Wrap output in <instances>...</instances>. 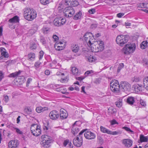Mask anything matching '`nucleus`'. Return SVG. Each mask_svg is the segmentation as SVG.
Returning <instances> with one entry per match:
<instances>
[{
  "label": "nucleus",
  "instance_id": "obj_4",
  "mask_svg": "<svg viewBox=\"0 0 148 148\" xmlns=\"http://www.w3.org/2000/svg\"><path fill=\"white\" fill-rule=\"evenodd\" d=\"M110 89L114 93L119 92L120 87L117 80L114 79L111 82Z\"/></svg>",
  "mask_w": 148,
  "mask_h": 148
},
{
  "label": "nucleus",
  "instance_id": "obj_46",
  "mask_svg": "<svg viewBox=\"0 0 148 148\" xmlns=\"http://www.w3.org/2000/svg\"><path fill=\"white\" fill-rule=\"evenodd\" d=\"M122 128L123 129L125 130L127 132L129 133L131 132L132 133H133L134 132L133 131L131 130L129 128H128L127 127H123Z\"/></svg>",
  "mask_w": 148,
  "mask_h": 148
},
{
  "label": "nucleus",
  "instance_id": "obj_55",
  "mask_svg": "<svg viewBox=\"0 0 148 148\" xmlns=\"http://www.w3.org/2000/svg\"><path fill=\"white\" fill-rule=\"evenodd\" d=\"M44 54V52L42 51H41L39 52V59L40 60L42 58Z\"/></svg>",
  "mask_w": 148,
  "mask_h": 148
},
{
  "label": "nucleus",
  "instance_id": "obj_13",
  "mask_svg": "<svg viewBox=\"0 0 148 148\" xmlns=\"http://www.w3.org/2000/svg\"><path fill=\"white\" fill-rule=\"evenodd\" d=\"M97 41H95L94 42L92 43L89 47H90V50L92 52H99L98 49L97 47Z\"/></svg>",
  "mask_w": 148,
  "mask_h": 148
},
{
  "label": "nucleus",
  "instance_id": "obj_54",
  "mask_svg": "<svg viewBox=\"0 0 148 148\" xmlns=\"http://www.w3.org/2000/svg\"><path fill=\"white\" fill-rule=\"evenodd\" d=\"M60 20L61 21H60L61 25L64 24L66 21V20L65 18H63L61 19H60Z\"/></svg>",
  "mask_w": 148,
  "mask_h": 148
},
{
  "label": "nucleus",
  "instance_id": "obj_42",
  "mask_svg": "<svg viewBox=\"0 0 148 148\" xmlns=\"http://www.w3.org/2000/svg\"><path fill=\"white\" fill-rule=\"evenodd\" d=\"M49 29V28L45 26L43 27L42 29V30L43 33L46 34L48 33Z\"/></svg>",
  "mask_w": 148,
  "mask_h": 148
},
{
  "label": "nucleus",
  "instance_id": "obj_11",
  "mask_svg": "<svg viewBox=\"0 0 148 148\" xmlns=\"http://www.w3.org/2000/svg\"><path fill=\"white\" fill-rule=\"evenodd\" d=\"M19 144V141L17 140H12L9 143L10 148H18Z\"/></svg>",
  "mask_w": 148,
  "mask_h": 148
},
{
  "label": "nucleus",
  "instance_id": "obj_22",
  "mask_svg": "<svg viewBox=\"0 0 148 148\" xmlns=\"http://www.w3.org/2000/svg\"><path fill=\"white\" fill-rule=\"evenodd\" d=\"M1 50V57L3 56L5 58H8L9 57V55L5 51V49L4 48H0Z\"/></svg>",
  "mask_w": 148,
  "mask_h": 148
},
{
  "label": "nucleus",
  "instance_id": "obj_6",
  "mask_svg": "<svg viewBox=\"0 0 148 148\" xmlns=\"http://www.w3.org/2000/svg\"><path fill=\"white\" fill-rule=\"evenodd\" d=\"M84 130L82 131L79 134V135L76 138H74L73 141L74 145L77 147L81 146L82 143V135Z\"/></svg>",
  "mask_w": 148,
  "mask_h": 148
},
{
  "label": "nucleus",
  "instance_id": "obj_37",
  "mask_svg": "<svg viewBox=\"0 0 148 148\" xmlns=\"http://www.w3.org/2000/svg\"><path fill=\"white\" fill-rule=\"evenodd\" d=\"M96 58L94 56H90L87 58V60L89 62H95Z\"/></svg>",
  "mask_w": 148,
  "mask_h": 148
},
{
  "label": "nucleus",
  "instance_id": "obj_15",
  "mask_svg": "<svg viewBox=\"0 0 148 148\" xmlns=\"http://www.w3.org/2000/svg\"><path fill=\"white\" fill-rule=\"evenodd\" d=\"M68 116V114L66 111L64 109H62L60 111V117L62 119H66Z\"/></svg>",
  "mask_w": 148,
  "mask_h": 148
},
{
  "label": "nucleus",
  "instance_id": "obj_5",
  "mask_svg": "<svg viewBox=\"0 0 148 148\" xmlns=\"http://www.w3.org/2000/svg\"><path fill=\"white\" fill-rule=\"evenodd\" d=\"M30 129L32 133L34 136H38L41 134L40 127L37 124H34L32 125Z\"/></svg>",
  "mask_w": 148,
  "mask_h": 148
},
{
  "label": "nucleus",
  "instance_id": "obj_64",
  "mask_svg": "<svg viewBox=\"0 0 148 148\" xmlns=\"http://www.w3.org/2000/svg\"><path fill=\"white\" fill-rule=\"evenodd\" d=\"M93 73V71L92 70L90 71H86L85 73V76H86L89 75V74L92 73Z\"/></svg>",
  "mask_w": 148,
  "mask_h": 148
},
{
  "label": "nucleus",
  "instance_id": "obj_8",
  "mask_svg": "<svg viewBox=\"0 0 148 148\" xmlns=\"http://www.w3.org/2000/svg\"><path fill=\"white\" fill-rule=\"evenodd\" d=\"M64 12L66 17H71L75 13V10L72 7L69 6L64 9Z\"/></svg>",
  "mask_w": 148,
  "mask_h": 148
},
{
  "label": "nucleus",
  "instance_id": "obj_40",
  "mask_svg": "<svg viewBox=\"0 0 148 148\" xmlns=\"http://www.w3.org/2000/svg\"><path fill=\"white\" fill-rule=\"evenodd\" d=\"M121 132L119 130H117L115 131H110V132L109 134H112V135H116L118 134H121Z\"/></svg>",
  "mask_w": 148,
  "mask_h": 148
},
{
  "label": "nucleus",
  "instance_id": "obj_62",
  "mask_svg": "<svg viewBox=\"0 0 148 148\" xmlns=\"http://www.w3.org/2000/svg\"><path fill=\"white\" fill-rule=\"evenodd\" d=\"M124 15V13H120L117 14V16L119 18H121Z\"/></svg>",
  "mask_w": 148,
  "mask_h": 148
},
{
  "label": "nucleus",
  "instance_id": "obj_1",
  "mask_svg": "<svg viewBox=\"0 0 148 148\" xmlns=\"http://www.w3.org/2000/svg\"><path fill=\"white\" fill-rule=\"evenodd\" d=\"M36 11L30 8L26 9L24 14L25 18L29 21L33 20L36 18Z\"/></svg>",
  "mask_w": 148,
  "mask_h": 148
},
{
  "label": "nucleus",
  "instance_id": "obj_33",
  "mask_svg": "<svg viewBox=\"0 0 148 148\" xmlns=\"http://www.w3.org/2000/svg\"><path fill=\"white\" fill-rule=\"evenodd\" d=\"M51 138V137L48 135H43L41 136V139L42 140L41 142H45L46 140L49 139L50 138Z\"/></svg>",
  "mask_w": 148,
  "mask_h": 148
},
{
  "label": "nucleus",
  "instance_id": "obj_45",
  "mask_svg": "<svg viewBox=\"0 0 148 148\" xmlns=\"http://www.w3.org/2000/svg\"><path fill=\"white\" fill-rule=\"evenodd\" d=\"M124 64L123 63H121L117 69V72H119L121 69H122L124 67Z\"/></svg>",
  "mask_w": 148,
  "mask_h": 148
},
{
  "label": "nucleus",
  "instance_id": "obj_61",
  "mask_svg": "<svg viewBox=\"0 0 148 148\" xmlns=\"http://www.w3.org/2000/svg\"><path fill=\"white\" fill-rule=\"evenodd\" d=\"M137 7L138 8H144V3H140L139 4L137 5Z\"/></svg>",
  "mask_w": 148,
  "mask_h": 148
},
{
  "label": "nucleus",
  "instance_id": "obj_56",
  "mask_svg": "<svg viewBox=\"0 0 148 148\" xmlns=\"http://www.w3.org/2000/svg\"><path fill=\"white\" fill-rule=\"evenodd\" d=\"M66 89L65 88H61V92L62 94H64L66 93Z\"/></svg>",
  "mask_w": 148,
  "mask_h": 148
},
{
  "label": "nucleus",
  "instance_id": "obj_28",
  "mask_svg": "<svg viewBox=\"0 0 148 148\" xmlns=\"http://www.w3.org/2000/svg\"><path fill=\"white\" fill-rule=\"evenodd\" d=\"M82 16V13L81 11H79L75 14L73 18L75 20L80 19Z\"/></svg>",
  "mask_w": 148,
  "mask_h": 148
},
{
  "label": "nucleus",
  "instance_id": "obj_21",
  "mask_svg": "<svg viewBox=\"0 0 148 148\" xmlns=\"http://www.w3.org/2000/svg\"><path fill=\"white\" fill-rule=\"evenodd\" d=\"M71 49L73 52L77 53L78 52L79 50V47L77 45L73 44L72 45Z\"/></svg>",
  "mask_w": 148,
  "mask_h": 148
},
{
  "label": "nucleus",
  "instance_id": "obj_14",
  "mask_svg": "<svg viewBox=\"0 0 148 148\" xmlns=\"http://www.w3.org/2000/svg\"><path fill=\"white\" fill-rule=\"evenodd\" d=\"M79 121H75L73 125L71 130L72 132L74 135H75L79 131V127L77 125V123Z\"/></svg>",
  "mask_w": 148,
  "mask_h": 148
},
{
  "label": "nucleus",
  "instance_id": "obj_16",
  "mask_svg": "<svg viewBox=\"0 0 148 148\" xmlns=\"http://www.w3.org/2000/svg\"><path fill=\"white\" fill-rule=\"evenodd\" d=\"M45 142H41V145L42 146L45 148H47L49 147L50 146V144L52 142V140L51 138H50L49 139H47L46 140Z\"/></svg>",
  "mask_w": 148,
  "mask_h": 148
},
{
  "label": "nucleus",
  "instance_id": "obj_29",
  "mask_svg": "<svg viewBox=\"0 0 148 148\" xmlns=\"http://www.w3.org/2000/svg\"><path fill=\"white\" fill-rule=\"evenodd\" d=\"M122 99L119 98L117 99V101L115 103L116 106L119 108L121 107L122 105Z\"/></svg>",
  "mask_w": 148,
  "mask_h": 148
},
{
  "label": "nucleus",
  "instance_id": "obj_57",
  "mask_svg": "<svg viewBox=\"0 0 148 148\" xmlns=\"http://www.w3.org/2000/svg\"><path fill=\"white\" fill-rule=\"evenodd\" d=\"M3 97L4 98V101L6 102H7L9 100L8 96V95H4L3 96Z\"/></svg>",
  "mask_w": 148,
  "mask_h": 148
},
{
  "label": "nucleus",
  "instance_id": "obj_12",
  "mask_svg": "<svg viewBox=\"0 0 148 148\" xmlns=\"http://www.w3.org/2000/svg\"><path fill=\"white\" fill-rule=\"evenodd\" d=\"M59 114L58 112L53 110L51 111L49 114L50 118L52 120H56L59 117Z\"/></svg>",
  "mask_w": 148,
  "mask_h": 148
},
{
  "label": "nucleus",
  "instance_id": "obj_43",
  "mask_svg": "<svg viewBox=\"0 0 148 148\" xmlns=\"http://www.w3.org/2000/svg\"><path fill=\"white\" fill-rule=\"evenodd\" d=\"M78 4L79 3L77 1L75 0H73L72 1V3H71V6L75 7L77 6Z\"/></svg>",
  "mask_w": 148,
  "mask_h": 148
},
{
  "label": "nucleus",
  "instance_id": "obj_47",
  "mask_svg": "<svg viewBox=\"0 0 148 148\" xmlns=\"http://www.w3.org/2000/svg\"><path fill=\"white\" fill-rule=\"evenodd\" d=\"M143 65L146 67H148V60L144 59L143 60Z\"/></svg>",
  "mask_w": 148,
  "mask_h": 148
},
{
  "label": "nucleus",
  "instance_id": "obj_51",
  "mask_svg": "<svg viewBox=\"0 0 148 148\" xmlns=\"http://www.w3.org/2000/svg\"><path fill=\"white\" fill-rule=\"evenodd\" d=\"M88 12L90 14H93L96 12V10L94 8H92L89 9Z\"/></svg>",
  "mask_w": 148,
  "mask_h": 148
},
{
  "label": "nucleus",
  "instance_id": "obj_50",
  "mask_svg": "<svg viewBox=\"0 0 148 148\" xmlns=\"http://www.w3.org/2000/svg\"><path fill=\"white\" fill-rule=\"evenodd\" d=\"M69 140L68 139H66V140H65L63 143V144L64 146V147H66V146L69 144Z\"/></svg>",
  "mask_w": 148,
  "mask_h": 148
},
{
  "label": "nucleus",
  "instance_id": "obj_49",
  "mask_svg": "<svg viewBox=\"0 0 148 148\" xmlns=\"http://www.w3.org/2000/svg\"><path fill=\"white\" fill-rule=\"evenodd\" d=\"M140 103L141 106H145L146 105V103L144 100L140 99Z\"/></svg>",
  "mask_w": 148,
  "mask_h": 148
},
{
  "label": "nucleus",
  "instance_id": "obj_39",
  "mask_svg": "<svg viewBox=\"0 0 148 148\" xmlns=\"http://www.w3.org/2000/svg\"><path fill=\"white\" fill-rule=\"evenodd\" d=\"M11 129L13 131L15 130L17 133L19 134H23V132L18 128L13 127L11 128Z\"/></svg>",
  "mask_w": 148,
  "mask_h": 148
},
{
  "label": "nucleus",
  "instance_id": "obj_23",
  "mask_svg": "<svg viewBox=\"0 0 148 148\" xmlns=\"http://www.w3.org/2000/svg\"><path fill=\"white\" fill-rule=\"evenodd\" d=\"M48 108L47 107H37L36 109V111L39 113L43 112L44 111L48 110Z\"/></svg>",
  "mask_w": 148,
  "mask_h": 148
},
{
  "label": "nucleus",
  "instance_id": "obj_9",
  "mask_svg": "<svg viewBox=\"0 0 148 148\" xmlns=\"http://www.w3.org/2000/svg\"><path fill=\"white\" fill-rule=\"evenodd\" d=\"M131 86L130 84L127 82H121L120 83V88L121 90L125 92L130 91Z\"/></svg>",
  "mask_w": 148,
  "mask_h": 148
},
{
  "label": "nucleus",
  "instance_id": "obj_32",
  "mask_svg": "<svg viewBox=\"0 0 148 148\" xmlns=\"http://www.w3.org/2000/svg\"><path fill=\"white\" fill-rule=\"evenodd\" d=\"M100 129L101 132L103 133H107L108 134H109V133H110V131L102 126L100 127Z\"/></svg>",
  "mask_w": 148,
  "mask_h": 148
},
{
  "label": "nucleus",
  "instance_id": "obj_18",
  "mask_svg": "<svg viewBox=\"0 0 148 148\" xmlns=\"http://www.w3.org/2000/svg\"><path fill=\"white\" fill-rule=\"evenodd\" d=\"M123 143L126 146L129 147L132 145V141L130 139H125L123 140Z\"/></svg>",
  "mask_w": 148,
  "mask_h": 148
},
{
  "label": "nucleus",
  "instance_id": "obj_30",
  "mask_svg": "<svg viewBox=\"0 0 148 148\" xmlns=\"http://www.w3.org/2000/svg\"><path fill=\"white\" fill-rule=\"evenodd\" d=\"M144 87L148 90V77H145L143 79Z\"/></svg>",
  "mask_w": 148,
  "mask_h": 148
},
{
  "label": "nucleus",
  "instance_id": "obj_52",
  "mask_svg": "<svg viewBox=\"0 0 148 148\" xmlns=\"http://www.w3.org/2000/svg\"><path fill=\"white\" fill-rule=\"evenodd\" d=\"M40 41L43 45L45 44L46 43V40L43 37H41L40 38Z\"/></svg>",
  "mask_w": 148,
  "mask_h": 148
},
{
  "label": "nucleus",
  "instance_id": "obj_17",
  "mask_svg": "<svg viewBox=\"0 0 148 148\" xmlns=\"http://www.w3.org/2000/svg\"><path fill=\"white\" fill-rule=\"evenodd\" d=\"M132 88L134 89L136 92H137L140 91H142L144 88L142 85H140L138 84H136L134 85Z\"/></svg>",
  "mask_w": 148,
  "mask_h": 148
},
{
  "label": "nucleus",
  "instance_id": "obj_53",
  "mask_svg": "<svg viewBox=\"0 0 148 148\" xmlns=\"http://www.w3.org/2000/svg\"><path fill=\"white\" fill-rule=\"evenodd\" d=\"M38 28V26L37 25L35 24H34L33 25V27H32V30L33 29L34 30V31L36 32Z\"/></svg>",
  "mask_w": 148,
  "mask_h": 148
},
{
  "label": "nucleus",
  "instance_id": "obj_10",
  "mask_svg": "<svg viewBox=\"0 0 148 148\" xmlns=\"http://www.w3.org/2000/svg\"><path fill=\"white\" fill-rule=\"evenodd\" d=\"M84 130V135L85 138L87 139L91 140L94 139L96 137V136L93 133L88 131L87 130H84Z\"/></svg>",
  "mask_w": 148,
  "mask_h": 148
},
{
  "label": "nucleus",
  "instance_id": "obj_19",
  "mask_svg": "<svg viewBox=\"0 0 148 148\" xmlns=\"http://www.w3.org/2000/svg\"><path fill=\"white\" fill-rule=\"evenodd\" d=\"M97 47L99 51L103 50L104 48L103 42L102 41H97Z\"/></svg>",
  "mask_w": 148,
  "mask_h": 148
},
{
  "label": "nucleus",
  "instance_id": "obj_27",
  "mask_svg": "<svg viewBox=\"0 0 148 148\" xmlns=\"http://www.w3.org/2000/svg\"><path fill=\"white\" fill-rule=\"evenodd\" d=\"M140 141L141 142H147L148 140V137L145 136L141 134L140 137Z\"/></svg>",
  "mask_w": 148,
  "mask_h": 148
},
{
  "label": "nucleus",
  "instance_id": "obj_2",
  "mask_svg": "<svg viewBox=\"0 0 148 148\" xmlns=\"http://www.w3.org/2000/svg\"><path fill=\"white\" fill-rule=\"evenodd\" d=\"M129 39L128 35H120L117 36L116 39L117 43L121 46H122L127 43Z\"/></svg>",
  "mask_w": 148,
  "mask_h": 148
},
{
  "label": "nucleus",
  "instance_id": "obj_26",
  "mask_svg": "<svg viewBox=\"0 0 148 148\" xmlns=\"http://www.w3.org/2000/svg\"><path fill=\"white\" fill-rule=\"evenodd\" d=\"M28 60L29 61H33L35 58V54L33 53H30L27 56Z\"/></svg>",
  "mask_w": 148,
  "mask_h": 148
},
{
  "label": "nucleus",
  "instance_id": "obj_60",
  "mask_svg": "<svg viewBox=\"0 0 148 148\" xmlns=\"http://www.w3.org/2000/svg\"><path fill=\"white\" fill-rule=\"evenodd\" d=\"M68 80V79L67 77L65 78H62L60 81L62 83H64L67 82Z\"/></svg>",
  "mask_w": 148,
  "mask_h": 148
},
{
  "label": "nucleus",
  "instance_id": "obj_63",
  "mask_svg": "<svg viewBox=\"0 0 148 148\" xmlns=\"http://www.w3.org/2000/svg\"><path fill=\"white\" fill-rule=\"evenodd\" d=\"M3 77V74L2 71H0V81H1Z\"/></svg>",
  "mask_w": 148,
  "mask_h": 148
},
{
  "label": "nucleus",
  "instance_id": "obj_25",
  "mask_svg": "<svg viewBox=\"0 0 148 148\" xmlns=\"http://www.w3.org/2000/svg\"><path fill=\"white\" fill-rule=\"evenodd\" d=\"M32 109L29 107H27L24 110V112L27 114H30L32 113Z\"/></svg>",
  "mask_w": 148,
  "mask_h": 148
},
{
  "label": "nucleus",
  "instance_id": "obj_24",
  "mask_svg": "<svg viewBox=\"0 0 148 148\" xmlns=\"http://www.w3.org/2000/svg\"><path fill=\"white\" fill-rule=\"evenodd\" d=\"M135 102L134 98L133 97H129L127 99V102L129 104L132 105Z\"/></svg>",
  "mask_w": 148,
  "mask_h": 148
},
{
  "label": "nucleus",
  "instance_id": "obj_44",
  "mask_svg": "<svg viewBox=\"0 0 148 148\" xmlns=\"http://www.w3.org/2000/svg\"><path fill=\"white\" fill-rule=\"evenodd\" d=\"M40 3L43 5H46L49 3V0H40Z\"/></svg>",
  "mask_w": 148,
  "mask_h": 148
},
{
  "label": "nucleus",
  "instance_id": "obj_35",
  "mask_svg": "<svg viewBox=\"0 0 148 148\" xmlns=\"http://www.w3.org/2000/svg\"><path fill=\"white\" fill-rule=\"evenodd\" d=\"M60 21H61L59 19L56 18L54 20L53 23L55 25L58 26H61Z\"/></svg>",
  "mask_w": 148,
  "mask_h": 148
},
{
  "label": "nucleus",
  "instance_id": "obj_41",
  "mask_svg": "<svg viewBox=\"0 0 148 148\" xmlns=\"http://www.w3.org/2000/svg\"><path fill=\"white\" fill-rule=\"evenodd\" d=\"M132 80L133 82H137L140 80V78L137 76H135L132 78Z\"/></svg>",
  "mask_w": 148,
  "mask_h": 148
},
{
  "label": "nucleus",
  "instance_id": "obj_58",
  "mask_svg": "<svg viewBox=\"0 0 148 148\" xmlns=\"http://www.w3.org/2000/svg\"><path fill=\"white\" fill-rule=\"evenodd\" d=\"M41 64V62L39 61H38L36 62L34 66L37 68H38L40 66V65Z\"/></svg>",
  "mask_w": 148,
  "mask_h": 148
},
{
  "label": "nucleus",
  "instance_id": "obj_59",
  "mask_svg": "<svg viewBox=\"0 0 148 148\" xmlns=\"http://www.w3.org/2000/svg\"><path fill=\"white\" fill-rule=\"evenodd\" d=\"M97 27V25L96 24H92L90 26V28L91 29H94Z\"/></svg>",
  "mask_w": 148,
  "mask_h": 148
},
{
  "label": "nucleus",
  "instance_id": "obj_34",
  "mask_svg": "<svg viewBox=\"0 0 148 148\" xmlns=\"http://www.w3.org/2000/svg\"><path fill=\"white\" fill-rule=\"evenodd\" d=\"M148 43V40L146 41H143L140 44V48L141 49H144L147 47V44Z\"/></svg>",
  "mask_w": 148,
  "mask_h": 148
},
{
  "label": "nucleus",
  "instance_id": "obj_20",
  "mask_svg": "<svg viewBox=\"0 0 148 148\" xmlns=\"http://www.w3.org/2000/svg\"><path fill=\"white\" fill-rule=\"evenodd\" d=\"M19 17L17 16H14L12 18L10 19L8 21V22L11 23H18L19 22Z\"/></svg>",
  "mask_w": 148,
  "mask_h": 148
},
{
  "label": "nucleus",
  "instance_id": "obj_48",
  "mask_svg": "<svg viewBox=\"0 0 148 148\" xmlns=\"http://www.w3.org/2000/svg\"><path fill=\"white\" fill-rule=\"evenodd\" d=\"M36 46L35 43H32L30 44V48L31 49L34 50L36 49Z\"/></svg>",
  "mask_w": 148,
  "mask_h": 148
},
{
  "label": "nucleus",
  "instance_id": "obj_31",
  "mask_svg": "<svg viewBox=\"0 0 148 148\" xmlns=\"http://www.w3.org/2000/svg\"><path fill=\"white\" fill-rule=\"evenodd\" d=\"M54 47L56 49L57 51L61 50L64 48V47L59 45V43L55 44L54 45Z\"/></svg>",
  "mask_w": 148,
  "mask_h": 148
},
{
  "label": "nucleus",
  "instance_id": "obj_38",
  "mask_svg": "<svg viewBox=\"0 0 148 148\" xmlns=\"http://www.w3.org/2000/svg\"><path fill=\"white\" fill-rule=\"evenodd\" d=\"M71 71L73 74L74 75H77L78 73V69L75 67L72 68Z\"/></svg>",
  "mask_w": 148,
  "mask_h": 148
},
{
  "label": "nucleus",
  "instance_id": "obj_36",
  "mask_svg": "<svg viewBox=\"0 0 148 148\" xmlns=\"http://www.w3.org/2000/svg\"><path fill=\"white\" fill-rule=\"evenodd\" d=\"M21 73V72L19 71L18 72H15L10 74L9 76L10 77L15 78L17 77Z\"/></svg>",
  "mask_w": 148,
  "mask_h": 148
},
{
  "label": "nucleus",
  "instance_id": "obj_7",
  "mask_svg": "<svg viewBox=\"0 0 148 148\" xmlns=\"http://www.w3.org/2000/svg\"><path fill=\"white\" fill-rule=\"evenodd\" d=\"M84 40L87 43L88 45L89 46L92 43L94 42L95 39L94 38L92 33L88 32L86 33L84 36Z\"/></svg>",
  "mask_w": 148,
  "mask_h": 148
},
{
  "label": "nucleus",
  "instance_id": "obj_3",
  "mask_svg": "<svg viewBox=\"0 0 148 148\" xmlns=\"http://www.w3.org/2000/svg\"><path fill=\"white\" fill-rule=\"evenodd\" d=\"M136 45L134 43L127 44L123 48V52L124 54H128L133 53L135 50Z\"/></svg>",
  "mask_w": 148,
  "mask_h": 148
}]
</instances>
